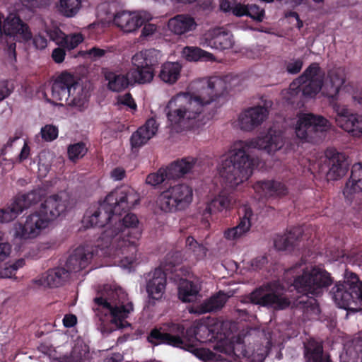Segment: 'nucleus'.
I'll list each match as a JSON object with an SVG mask.
<instances>
[{
  "label": "nucleus",
  "mask_w": 362,
  "mask_h": 362,
  "mask_svg": "<svg viewBox=\"0 0 362 362\" xmlns=\"http://www.w3.org/2000/svg\"><path fill=\"white\" fill-rule=\"evenodd\" d=\"M166 179H169L167 168H160L157 173L149 174L146 179V182L148 185L156 186L162 183Z\"/></svg>",
  "instance_id": "54"
},
{
  "label": "nucleus",
  "mask_w": 362,
  "mask_h": 362,
  "mask_svg": "<svg viewBox=\"0 0 362 362\" xmlns=\"http://www.w3.org/2000/svg\"><path fill=\"white\" fill-rule=\"evenodd\" d=\"M87 148L84 144L77 143L69 146L68 155L70 160L74 161L81 158L86 153Z\"/></svg>",
  "instance_id": "53"
},
{
  "label": "nucleus",
  "mask_w": 362,
  "mask_h": 362,
  "mask_svg": "<svg viewBox=\"0 0 362 362\" xmlns=\"http://www.w3.org/2000/svg\"><path fill=\"white\" fill-rule=\"evenodd\" d=\"M185 248L194 259L200 261L207 255L208 248L206 245L197 241L193 237L188 236L185 240Z\"/></svg>",
  "instance_id": "46"
},
{
  "label": "nucleus",
  "mask_w": 362,
  "mask_h": 362,
  "mask_svg": "<svg viewBox=\"0 0 362 362\" xmlns=\"http://www.w3.org/2000/svg\"><path fill=\"white\" fill-rule=\"evenodd\" d=\"M197 160L193 157H187L177 160L167 168L169 180H175L190 173L197 164Z\"/></svg>",
  "instance_id": "32"
},
{
  "label": "nucleus",
  "mask_w": 362,
  "mask_h": 362,
  "mask_svg": "<svg viewBox=\"0 0 362 362\" xmlns=\"http://www.w3.org/2000/svg\"><path fill=\"white\" fill-rule=\"evenodd\" d=\"M196 345L191 344L186 346H177L187 351L192 353L197 358L204 362H230L222 358L208 349L197 348Z\"/></svg>",
  "instance_id": "41"
},
{
  "label": "nucleus",
  "mask_w": 362,
  "mask_h": 362,
  "mask_svg": "<svg viewBox=\"0 0 362 362\" xmlns=\"http://www.w3.org/2000/svg\"><path fill=\"white\" fill-rule=\"evenodd\" d=\"M207 80L216 98L238 83V78L230 75L224 77L213 76Z\"/></svg>",
  "instance_id": "38"
},
{
  "label": "nucleus",
  "mask_w": 362,
  "mask_h": 362,
  "mask_svg": "<svg viewBox=\"0 0 362 362\" xmlns=\"http://www.w3.org/2000/svg\"><path fill=\"white\" fill-rule=\"evenodd\" d=\"M200 45L221 50L230 49L234 45L233 36L223 28L211 29L204 34Z\"/></svg>",
  "instance_id": "18"
},
{
  "label": "nucleus",
  "mask_w": 362,
  "mask_h": 362,
  "mask_svg": "<svg viewBox=\"0 0 362 362\" xmlns=\"http://www.w3.org/2000/svg\"><path fill=\"white\" fill-rule=\"evenodd\" d=\"M3 35L25 41L30 40L32 37L27 24L14 14H9L6 16L5 24H4V28L0 34V36Z\"/></svg>",
  "instance_id": "22"
},
{
  "label": "nucleus",
  "mask_w": 362,
  "mask_h": 362,
  "mask_svg": "<svg viewBox=\"0 0 362 362\" xmlns=\"http://www.w3.org/2000/svg\"><path fill=\"white\" fill-rule=\"evenodd\" d=\"M264 16V10L259 8L256 4L247 5V16L256 20L257 21H262Z\"/></svg>",
  "instance_id": "57"
},
{
  "label": "nucleus",
  "mask_w": 362,
  "mask_h": 362,
  "mask_svg": "<svg viewBox=\"0 0 362 362\" xmlns=\"http://www.w3.org/2000/svg\"><path fill=\"white\" fill-rule=\"evenodd\" d=\"M193 200V189L185 183L170 187L160 193L156 206L162 211L173 212L187 208Z\"/></svg>",
  "instance_id": "11"
},
{
  "label": "nucleus",
  "mask_w": 362,
  "mask_h": 362,
  "mask_svg": "<svg viewBox=\"0 0 362 362\" xmlns=\"http://www.w3.org/2000/svg\"><path fill=\"white\" fill-rule=\"evenodd\" d=\"M11 246L6 242L0 243V263L6 260L10 255Z\"/></svg>",
  "instance_id": "62"
},
{
  "label": "nucleus",
  "mask_w": 362,
  "mask_h": 362,
  "mask_svg": "<svg viewBox=\"0 0 362 362\" xmlns=\"http://www.w3.org/2000/svg\"><path fill=\"white\" fill-rule=\"evenodd\" d=\"M253 187L255 192L261 197H282L288 193L284 184L278 181H259Z\"/></svg>",
  "instance_id": "29"
},
{
  "label": "nucleus",
  "mask_w": 362,
  "mask_h": 362,
  "mask_svg": "<svg viewBox=\"0 0 362 362\" xmlns=\"http://www.w3.org/2000/svg\"><path fill=\"white\" fill-rule=\"evenodd\" d=\"M181 54L184 59L189 62H211L215 59L212 54L197 47L187 46L182 49Z\"/></svg>",
  "instance_id": "44"
},
{
  "label": "nucleus",
  "mask_w": 362,
  "mask_h": 362,
  "mask_svg": "<svg viewBox=\"0 0 362 362\" xmlns=\"http://www.w3.org/2000/svg\"><path fill=\"white\" fill-rule=\"evenodd\" d=\"M299 303L304 304V312L308 315L317 316L319 315L320 308L317 303V300L314 298L310 297L306 301L302 299L299 300Z\"/></svg>",
  "instance_id": "55"
},
{
  "label": "nucleus",
  "mask_w": 362,
  "mask_h": 362,
  "mask_svg": "<svg viewBox=\"0 0 362 362\" xmlns=\"http://www.w3.org/2000/svg\"><path fill=\"white\" fill-rule=\"evenodd\" d=\"M118 101L120 104L126 105L132 110H135L136 108V105L129 93L120 96Z\"/></svg>",
  "instance_id": "61"
},
{
  "label": "nucleus",
  "mask_w": 362,
  "mask_h": 362,
  "mask_svg": "<svg viewBox=\"0 0 362 362\" xmlns=\"http://www.w3.org/2000/svg\"><path fill=\"white\" fill-rule=\"evenodd\" d=\"M362 192V163L354 164L351 168L349 180L346 182L343 194L349 201L352 200L354 195Z\"/></svg>",
  "instance_id": "30"
},
{
  "label": "nucleus",
  "mask_w": 362,
  "mask_h": 362,
  "mask_svg": "<svg viewBox=\"0 0 362 362\" xmlns=\"http://www.w3.org/2000/svg\"><path fill=\"white\" fill-rule=\"evenodd\" d=\"M228 298L224 293L219 292L204 300L200 305L189 308V311L190 313L201 315L218 310L223 307Z\"/></svg>",
  "instance_id": "33"
},
{
  "label": "nucleus",
  "mask_w": 362,
  "mask_h": 362,
  "mask_svg": "<svg viewBox=\"0 0 362 362\" xmlns=\"http://www.w3.org/2000/svg\"><path fill=\"white\" fill-rule=\"evenodd\" d=\"M268 108L265 106L250 107L240 114L238 125L240 129L250 132L261 125L267 118Z\"/></svg>",
  "instance_id": "19"
},
{
  "label": "nucleus",
  "mask_w": 362,
  "mask_h": 362,
  "mask_svg": "<svg viewBox=\"0 0 362 362\" xmlns=\"http://www.w3.org/2000/svg\"><path fill=\"white\" fill-rule=\"evenodd\" d=\"M158 124L153 118L146 121L131 136V144L133 148H139L146 144L157 132Z\"/></svg>",
  "instance_id": "28"
},
{
  "label": "nucleus",
  "mask_w": 362,
  "mask_h": 362,
  "mask_svg": "<svg viewBox=\"0 0 362 362\" xmlns=\"http://www.w3.org/2000/svg\"><path fill=\"white\" fill-rule=\"evenodd\" d=\"M297 240L295 231H290L284 235H277L274 240V245L278 250H288L291 249Z\"/></svg>",
  "instance_id": "48"
},
{
  "label": "nucleus",
  "mask_w": 362,
  "mask_h": 362,
  "mask_svg": "<svg viewBox=\"0 0 362 362\" xmlns=\"http://www.w3.org/2000/svg\"><path fill=\"white\" fill-rule=\"evenodd\" d=\"M96 252V250L90 245L77 247L69 256L66 262L68 273L78 272L85 269Z\"/></svg>",
  "instance_id": "21"
},
{
  "label": "nucleus",
  "mask_w": 362,
  "mask_h": 362,
  "mask_svg": "<svg viewBox=\"0 0 362 362\" xmlns=\"http://www.w3.org/2000/svg\"><path fill=\"white\" fill-rule=\"evenodd\" d=\"M214 319L208 322L196 321L191 327L185 329L180 324L170 323L160 329L151 331L148 341L154 345L165 344L173 346L196 345L197 341L204 342L214 339Z\"/></svg>",
  "instance_id": "5"
},
{
  "label": "nucleus",
  "mask_w": 362,
  "mask_h": 362,
  "mask_svg": "<svg viewBox=\"0 0 362 362\" xmlns=\"http://www.w3.org/2000/svg\"><path fill=\"white\" fill-rule=\"evenodd\" d=\"M284 143L282 132L273 128L269 129L264 136L246 142L240 141L230 155L221 160L217 166L218 174L226 186L235 188L250 177L255 166L254 159L246 153L245 147L262 149L271 154L280 150Z\"/></svg>",
  "instance_id": "2"
},
{
  "label": "nucleus",
  "mask_w": 362,
  "mask_h": 362,
  "mask_svg": "<svg viewBox=\"0 0 362 362\" xmlns=\"http://www.w3.org/2000/svg\"><path fill=\"white\" fill-rule=\"evenodd\" d=\"M50 222L37 210L26 217L23 224L16 223L14 236L21 240H31L38 237Z\"/></svg>",
  "instance_id": "16"
},
{
  "label": "nucleus",
  "mask_w": 362,
  "mask_h": 362,
  "mask_svg": "<svg viewBox=\"0 0 362 362\" xmlns=\"http://www.w3.org/2000/svg\"><path fill=\"white\" fill-rule=\"evenodd\" d=\"M302 264H296L286 272L287 277H295L293 286L295 289L307 297L309 295L318 296L324 288L331 284L329 274L320 268H301Z\"/></svg>",
  "instance_id": "7"
},
{
  "label": "nucleus",
  "mask_w": 362,
  "mask_h": 362,
  "mask_svg": "<svg viewBox=\"0 0 362 362\" xmlns=\"http://www.w3.org/2000/svg\"><path fill=\"white\" fill-rule=\"evenodd\" d=\"M199 289V286L192 281H182L178 288L179 298L183 302L193 301L196 298Z\"/></svg>",
  "instance_id": "45"
},
{
  "label": "nucleus",
  "mask_w": 362,
  "mask_h": 362,
  "mask_svg": "<svg viewBox=\"0 0 362 362\" xmlns=\"http://www.w3.org/2000/svg\"><path fill=\"white\" fill-rule=\"evenodd\" d=\"M71 90V94L66 104L76 110H84L88 107V90L76 81Z\"/></svg>",
  "instance_id": "36"
},
{
  "label": "nucleus",
  "mask_w": 362,
  "mask_h": 362,
  "mask_svg": "<svg viewBox=\"0 0 362 362\" xmlns=\"http://www.w3.org/2000/svg\"><path fill=\"white\" fill-rule=\"evenodd\" d=\"M81 6V0H57L55 4L58 13L66 18L74 17Z\"/></svg>",
  "instance_id": "43"
},
{
  "label": "nucleus",
  "mask_w": 362,
  "mask_h": 362,
  "mask_svg": "<svg viewBox=\"0 0 362 362\" xmlns=\"http://www.w3.org/2000/svg\"><path fill=\"white\" fill-rule=\"evenodd\" d=\"M84 37L81 33H71L65 35L64 40L62 47L66 48L67 49H73L76 48L78 44L82 42Z\"/></svg>",
  "instance_id": "52"
},
{
  "label": "nucleus",
  "mask_w": 362,
  "mask_h": 362,
  "mask_svg": "<svg viewBox=\"0 0 362 362\" xmlns=\"http://www.w3.org/2000/svg\"><path fill=\"white\" fill-rule=\"evenodd\" d=\"M247 5H244L240 3H234L233 7L232 8V13L233 15L241 17L247 16Z\"/></svg>",
  "instance_id": "63"
},
{
  "label": "nucleus",
  "mask_w": 362,
  "mask_h": 362,
  "mask_svg": "<svg viewBox=\"0 0 362 362\" xmlns=\"http://www.w3.org/2000/svg\"><path fill=\"white\" fill-rule=\"evenodd\" d=\"M107 52V49H101L98 47H93L88 50L80 51L78 52V55L86 59L96 61L103 57Z\"/></svg>",
  "instance_id": "51"
},
{
  "label": "nucleus",
  "mask_w": 362,
  "mask_h": 362,
  "mask_svg": "<svg viewBox=\"0 0 362 362\" xmlns=\"http://www.w3.org/2000/svg\"><path fill=\"white\" fill-rule=\"evenodd\" d=\"M95 316L102 332H111L129 325L126 319L133 310L127 294L117 285L107 284L98 291L93 299Z\"/></svg>",
  "instance_id": "4"
},
{
  "label": "nucleus",
  "mask_w": 362,
  "mask_h": 362,
  "mask_svg": "<svg viewBox=\"0 0 362 362\" xmlns=\"http://www.w3.org/2000/svg\"><path fill=\"white\" fill-rule=\"evenodd\" d=\"M52 0H22L23 4L29 8L45 6L50 4Z\"/></svg>",
  "instance_id": "60"
},
{
  "label": "nucleus",
  "mask_w": 362,
  "mask_h": 362,
  "mask_svg": "<svg viewBox=\"0 0 362 362\" xmlns=\"http://www.w3.org/2000/svg\"><path fill=\"white\" fill-rule=\"evenodd\" d=\"M303 65L301 59H292L286 64V69L288 74H296L300 71Z\"/></svg>",
  "instance_id": "58"
},
{
  "label": "nucleus",
  "mask_w": 362,
  "mask_h": 362,
  "mask_svg": "<svg viewBox=\"0 0 362 362\" xmlns=\"http://www.w3.org/2000/svg\"><path fill=\"white\" fill-rule=\"evenodd\" d=\"M42 137L47 141L54 140L58 136V129L57 127L47 124L41 129Z\"/></svg>",
  "instance_id": "56"
},
{
  "label": "nucleus",
  "mask_w": 362,
  "mask_h": 362,
  "mask_svg": "<svg viewBox=\"0 0 362 362\" xmlns=\"http://www.w3.org/2000/svg\"><path fill=\"white\" fill-rule=\"evenodd\" d=\"M126 171L123 168L117 167L110 172V177L115 181H120L124 178Z\"/></svg>",
  "instance_id": "64"
},
{
  "label": "nucleus",
  "mask_w": 362,
  "mask_h": 362,
  "mask_svg": "<svg viewBox=\"0 0 362 362\" xmlns=\"http://www.w3.org/2000/svg\"><path fill=\"white\" fill-rule=\"evenodd\" d=\"M50 222L37 210L26 217L23 224L16 223L14 236L21 240H31L38 237Z\"/></svg>",
  "instance_id": "15"
},
{
  "label": "nucleus",
  "mask_w": 362,
  "mask_h": 362,
  "mask_svg": "<svg viewBox=\"0 0 362 362\" xmlns=\"http://www.w3.org/2000/svg\"><path fill=\"white\" fill-rule=\"evenodd\" d=\"M309 80V74H305V71L298 78L294 80L289 86L288 90L283 92V96L286 100L294 103L302 95L312 98L303 93V88Z\"/></svg>",
  "instance_id": "35"
},
{
  "label": "nucleus",
  "mask_w": 362,
  "mask_h": 362,
  "mask_svg": "<svg viewBox=\"0 0 362 362\" xmlns=\"http://www.w3.org/2000/svg\"><path fill=\"white\" fill-rule=\"evenodd\" d=\"M162 54L155 49L141 50L135 54L132 62L136 69L129 71V75L139 83H149L152 81L154 72L153 67L158 64Z\"/></svg>",
  "instance_id": "12"
},
{
  "label": "nucleus",
  "mask_w": 362,
  "mask_h": 362,
  "mask_svg": "<svg viewBox=\"0 0 362 362\" xmlns=\"http://www.w3.org/2000/svg\"><path fill=\"white\" fill-rule=\"evenodd\" d=\"M68 206V199L65 194L52 195L47 197L37 210L42 216L52 222L64 214Z\"/></svg>",
  "instance_id": "20"
},
{
  "label": "nucleus",
  "mask_w": 362,
  "mask_h": 362,
  "mask_svg": "<svg viewBox=\"0 0 362 362\" xmlns=\"http://www.w3.org/2000/svg\"><path fill=\"white\" fill-rule=\"evenodd\" d=\"M193 93L181 92L170 98L165 111L170 124L175 129L191 127L203 112L204 107L216 99L207 78L192 85Z\"/></svg>",
  "instance_id": "3"
},
{
  "label": "nucleus",
  "mask_w": 362,
  "mask_h": 362,
  "mask_svg": "<svg viewBox=\"0 0 362 362\" xmlns=\"http://www.w3.org/2000/svg\"><path fill=\"white\" fill-rule=\"evenodd\" d=\"M104 76L107 81V88L112 91L119 92L125 89L129 84L138 83L132 78L129 71L127 74H122L106 70L104 71Z\"/></svg>",
  "instance_id": "34"
},
{
  "label": "nucleus",
  "mask_w": 362,
  "mask_h": 362,
  "mask_svg": "<svg viewBox=\"0 0 362 362\" xmlns=\"http://www.w3.org/2000/svg\"><path fill=\"white\" fill-rule=\"evenodd\" d=\"M181 69L178 62H167L162 64L158 76L164 83L173 84L178 80Z\"/></svg>",
  "instance_id": "40"
},
{
  "label": "nucleus",
  "mask_w": 362,
  "mask_h": 362,
  "mask_svg": "<svg viewBox=\"0 0 362 362\" xmlns=\"http://www.w3.org/2000/svg\"><path fill=\"white\" fill-rule=\"evenodd\" d=\"M88 348L83 342H77L69 355L59 358V362H83L88 354Z\"/></svg>",
  "instance_id": "47"
},
{
  "label": "nucleus",
  "mask_w": 362,
  "mask_h": 362,
  "mask_svg": "<svg viewBox=\"0 0 362 362\" xmlns=\"http://www.w3.org/2000/svg\"><path fill=\"white\" fill-rule=\"evenodd\" d=\"M140 196L132 187L125 186L108 194L96 208L87 212L83 218L86 227L107 226L97 240L95 247L112 258H119V266L127 268L136 260L137 241L141 235L137 216L127 214L122 220V211L129 210L139 204Z\"/></svg>",
  "instance_id": "1"
},
{
  "label": "nucleus",
  "mask_w": 362,
  "mask_h": 362,
  "mask_svg": "<svg viewBox=\"0 0 362 362\" xmlns=\"http://www.w3.org/2000/svg\"><path fill=\"white\" fill-rule=\"evenodd\" d=\"M168 25L169 30L177 35L193 31L197 26L194 19L187 15H177L169 20Z\"/></svg>",
  "instance_id": "31"
},
{
  "label": "nucleus",
  "mask_w": 362,
  "mask_h": 362,
  "mask_svg": "<svg viewBox=\"0 0 362 362\" xmlns=\"http://www.w3.org/2000/svg\"><path fill=\"white\" fill-rule=\"evenodd\" d=\"M331 294L339 308L353 313L362 310V282L355 274L346 272L344 282L336 284Z\"/></svg>",
  "instance_id": "8"
},
{
  "label": "nucleus",
  "mask_w": 362,
  "mask_h": 362,
  "mask_svg": "<svg viewBox=\"0 0 362 362\" xmlns=\"http://www.w3.org/2000/svg\"><path fill=\"white\" fill-rule=\"evenodd\" d=\"M243 214L240 221L236 226L229 228L224 230L223 236L229 241H236L245 237L250 230L251 219L253 213L250 207L244 206L242 209Z\"/></svg>",
  "instance_id": "25"
},
{
  "label": "nucleus",
  "mask_w": 362,
  "mask_h": 362,
  "mask_svg": "<svg viewBox=\"0 0 362 362\" xmlns=\"http://www.w3.org/2000/svg\"><path fill=\"white\" fill-rule=\"evenodd\" d=\"M214 339L218 342L214 349L221 353L230 354L233 351L232 334L237 329L236 324L231 321H221L214 319Z\"/></svg>",
  "instance_id": "17"
},
{
  "label": "nucleus",
  "mask_w": 362,
  "mask_h": 362,
  "mask_svg": "<svg viewBox=\"0 0 362 362\" xmlns=\"http://www.w3.org/2000/svg\"><path fill=\"white\" fill-rule=\"evenodd\" d=\"M42 196L40 189H34L27 193L18 194L13 198L12 202L21 214L24 210L39 202L41 200Z\"/></svg>",
  "instance_id": "39"
},
{
  "label": "nucleus",
  "mask_w": 362,
  "mask_h": 362,
  "mask_svg": "<svg viewBox=\"0 0 362 362\" xmlns=\"http://www.w3.org/2000/svg\"><path fill=\"white\" fill-rule=\"evenodd\" d=\"M13 202L4 208L0 209V223H7L15 220L19 215Z\"/></svg>",
  "instance_id": "50"
},
{
  "label": "nucleus",
  "mask_w": 362,
  "mask_h": 362,
  "mask_svg": "<svg viewBox=\"0 0 362 362\" xmlns=\"http://www.w3.org/2000/svg\"><path fill=\"white\" fill-rule=\"evenodd\" d=\"M69 274L65 268H57L49 270L39 279L43 286L58 287L62 286L69 278Z\"/></svg>",
  "instance_id": "37"
},
{
  "label": "nucleus",
  "mask_w": 362,
  "mask_h": 362,
  "mask_svg": "<svg viewBox=\"0 0 362 362\" xmlns=\"http://www.w3.org/2000/svg\"><path fill=\"white\" fill-rule=\"evenodd\" d=\"M326 156L329 159L327 179L335 180L343 177L347 172L349 165L346 156L343 153L334 151H329Z\"/></svg>",
  "instance_id": "26"
},
{
  "label": "nucleus",
  "mask_w": 362,
  "mask_h": 362,
  "mask_svg": "<svg viewBox=\"0 0 362 362\" xmlns=\"http://www.w3.org/2000/svg\"><path fill=\"white\" fill-rule=\"evenodd\" d=\"M76 82L73 75L68 73H62L54 81L52 86V98L48 99L51 103H57V101L66 103Z\"/></svg>",
  "instance_id": "23"
},
{
  "label": "nucleus",
  "mask_w": 362,
  "mask_h": 362,
  "mask_svg": "<svg viewBox=\"0 0 362 362\" xmlns=\"http://www.w3.org/2000/svg\"><path fill=\"white\" fill-rule=\"evenodd\" d=\"M305 356L308 362H330L329 356L323 354L322 344L314 340L305 346Z\"/></svg>",
  "instance_id": "42"
},
{
  "label": "nucleus",
  "mask_w": 362,
  "mask_h": 362,
  "mask_svg": "<svg viewBox=\"0 0 362 362\" xmlns=\"http://www.w3.org/2000/svg\"><path fill=\"white\" fill-rule=\"evenodd\" d=\"M336 125L353 136H362V115L352 112L346 105L332 104Z\"/></svg>",
  "instance_id": "14"
},
{
  "label": "nucleus",
  "mask_w": 362,
  "mask_h": 362,
  "mask_svg": "<svg viewBox=\"0 0 362 362\" xmlns=\"http://www.w3.org/2000/svg\"><path fill=\"white\" fill-rule=\"evenodd\" d=\"M115 3H103L98 7V13L105 12L113 17V23L124 33H133L144 23L152 19V15L145 11H129L127 10L115 11Z\"/></svg>",
  "instance_id": "10"
},
{
  "label": "nucleus",
  "mask_w": 362,
  "mask_h": 362,
  "mask_svg": "<svg viewBox=\"0 0 362 362\" xmlns=\"http://www.w3.org/2000/svg\"><path fill=\"white\" fill-rule=\"evenodd\" d=\"M25 265V260L19 259L14 262H7L4 267H0V277L1 278H11L13 277L16 271Z\"/></svg>",
  "instance_id": "49"
},
{
  "label": "nucleus",
  "mask_w": 362,
  "mask_h": 362,
  "mask_svg": "<svg viewBox=\"0 0 362 362\" xmlns=\"http://www.w3.org/2000/svg\"><path fill=\"white\" fill-rule=\"evenodd\" d=\"M49 39L62 47L64 40L65 34L58 28L51 29L47 32Z\"/></svg>",
  "instance_id": "59"
},
{
  "label": "nucleus",
  "mask_w": 362,
  "mask_h": 362,
  "mask_svg": "<svg viewBox=\"0 0 362 362\" xmlns=\"http://www.w3.org/2000/svg\"><path fill=\"white\" fill-rule=\"evenodd\" d=\"M166 275L160 269H156L146 276V289L149 300H160L165 291Z\"/></svg>",
  "instance_id": "24"
},
{
  "label": "nucleus",
  "mask_w": 362,
  "mask_h": 362,
  "mask_svg": "<svg viewBox=\"0 0 362 362\" xmlns=\"http://www.w3.org/2000/svg\"><path fill=\"white\" fill-rule=\"evenodd\" d=\"M305 74H309V80L303 90L308 96H315L322 91L324 95L336 99L345 82V71L341 67L329 71L324 79L323 71L317 64L313 63L305 69Z\"/></svg>",
  "instance_id": "6"
},
{
  "label": "nucleus",
  "mask_w": 362,
  "mask_h": 362,
  "mask_svg": "<svg viewBox=\"0 0 362 362\" xmlns=\"http://www.w3.org/2000/svg\"><path fill=\"white\" fill-rule=\"evenodd\" d=\"M285 289L278 282H272L257 288L250 294V300L257 305L274 309H284L290 304Z\"/></svg>",
  "instance_id": "13"
},
{
  "label": "nucleus",
  "mask_w": 362,
  "mask_h": 362,
  "mask_svg": "<svg viewBox=\"0 0 362 362\" xmlns=\"http://www.w3.org/2000/svg\"><path fill=\"white\" fill-rule=\"evenodd\" d=\"M296 136L305 141L316 142L331 127V122L325 117L313 113H298L293 123Z\"/></svg>",
  "instance_id": "9"
},
{
  "label": "nucleus",
  "mask_w": 362,
  "mask_h": 362,
  "mask_svg": "<svg viewBox=\"0 0 362 362\" xmlns=\"http://www.w3.org/2000/svg\"><path fill=\"white\" fill-rule=\"evenodd\" d=\"M235 203V198L226 192H221L210 201L207 202L203 210V215L205 217L221 212L223 210H228Z\"/></svg>",
  "instance_id": "27"
}]
</instances>
